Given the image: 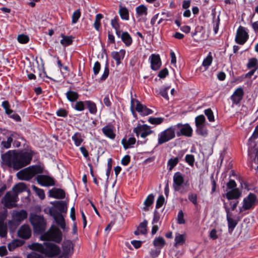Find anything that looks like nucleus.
Masks as SVG:
<instances>
[{
  "label": "nucleus",
  "mask_w": 258,
  "mask_h": 258,
  "mask_svg": "<svg viewBox=\"0 0 258 258\" xmlns=\"http://www.w3.org/2000/svg\"><path fill=\"white\" fill-rule=\"evenodd\" d=\"M257 62V60L255 58H252L249 60L248 63L247 64V67L248 68H251L254 67Z\"/></svg>",
  "instance_id": "60"
},
{
  "label": "nucleus",
  "mask_w": 258,
  "mask_h": 258,
  "mask_svg": "<svg viewBox=\"0 0 258 258\" xmlns=\"http://www.w3.org/2000/svg\"><path fill=\"white\" fill-rule=\"evenodd\" d=\"M188 199L195 205H197V195L194 194H190L188 195Z\"/></svg>",
  "instance_id": "63"
},
{
  "label": "nucleus",
  "mask_w": 258,
  "mask_h": 258,
  "mask_svg": "<svg viewBox=\"0 0 258 258\" xmlns=\"http://www.w3.org/2000/svg\"><path fill=\"white\" fill-rule=\"evenodd\" d=\"M2 106L5 109L6 113L8 115H10L13 112V111L10 108V105L7 101H4L2 103Z\"/></svg>",
  "instance_id": "50"
},
{
  "label": "nucleus",
  "mask_w": 258,
  "mask_h": 258,
  "mask_svg": "<svg viewBox=\"0 0 258 258\" xmlns=\"http://www.w3.org/2000/svg\"><path fill=\"white\" fill-rule=\"evenodd\" d=\"M26 145V140L22 137H17V147H23L25 148Z\"/></svg>",
  "instance_id": "57"
},
{
  "label": "nucleus",
  "mask_w": 258,
  "mask_h": 258,
  "mask_svg": "<svg viewBox=\"0 0 258 258\" xmlns=\"http://www.w3.org/2000/svg\"><path fill=\"white\" fill-rule=\"evenodd\" d=\"M149 126L146 124H139L134 129V132L136 134L137 136L139 137L140 135L143 138H145L147 136L152 133Z\"/></svg>",
  "instance_id": "11"
},
{
  "label": "nucleus",
  "mask_w": 258,
  "mask_h": 258,
  "mask_svg": "<svg viewBox=\"0 0 258 258\" xmlns=\"http://www.w3.org/2000/svg\"><path fill=\"white\" fill-rule=\"evenodd\" d=\"M17 235L23 239H28L31 235V231L29 226L23 225L17 231Z\"/></svg>",
  "instance_id": "16"
},
{
  "label": "nucleus",
  "mask_w": 258,
  "mask_h": 258,
  "mask_svg": "<svg viewBox=\"0 0 258 258\" xmlns=\"http://www.w3.org/2000/svg\"><path fill=\"white\" fill-rule=\"evenodd\" d=\"M225 211L227 213V220L228 224V228L229 230L231 232L235 227L236 226L237 224V221L235 220H234L233 218H231L229 216V209L227 207V206H225Z\"/></svg>",
  "instance_id": "22"
},
{
  "label": "nucleus",
  "mask_w": 258,
  "mask_h": 258,
  "mask_svg": "<svg viewBox=\"0 0 258 258\" xmlns=\"http://www.w3.org/2000/svg\"><path fill=\"white\" fill-rule=\"evenodd\" d=\"M150 59L152 69L155 71L158 70L161 66V62L159 55L152 54Z\"/></svg>",
  "instance_id": "19"
},
{
  "label": "nucleus",
  "mask_w": 258,
  "mask_h": 258,
  "mask_svg": "<svg viewBox=\"0 0 258 258\" xmlns=\"http://www.w3.org/2000/svg\"><path fill=\"white\" fill-rule=\"evenodd\" d=\"M72 139L74 141L75 145L79 146L83 141L81 136L79 133H76L73 137Z\"/></svg>",
  "instance_id": "43"
},
{
  "label": "nucleus",
  "mask_w": 258,
  "mask_h": 258,
  "mask_svg": "<svg viewBox=\"0 0 258 258\" xmlns=\"http://www.w3.org/2000/svg\"><path fill=\"white\" fill-rule=\"evenodd\" d=\"M30 221L36 232L40 233L45 230L46 223L43 216L36 214H31Z\"/></svg>",
  "instance_id": "2"
},
{
  "label": "nucleus",
  "mask_w": 258,
  "mask_h": 258,
  "mask_svg": "<svg viewBox=\"0 0 258 258\" xmlns=\"http://www.w3.org/2000/svg\"><path fill=\"white\" fill-rule=\"evenodd\" d=\"M165 244V241L162 237H158L155 238L153 241L154 246L159 249H161Z\"/></svg>",
  "instance_id": "28"
},
{
  "label": "nucleus",
  "mask_w": 258,
  "mask_h": 258,
  "mask_svg": "<svg viewBox=\"0 0 258 258\" xmlns=\"http://www.w3.org/2000/svg\"><path fill=\"white\" fill-rule=\"evenodd\" d=\"M16 184L15 185L12 190L7 192L2 199L1 203L7 208L11 209L16 206Z\"/></svg>",
  "instance_id": "4"
},
{
  "label": "nucleus",
  "mask_w": 258,
  "mask_h": 258,
  "mask_svg": "<svg viewBox=\"0 0 258 258\" xmlns=\"http://www.w3.org/2000/svg\"><path fill=\"white\" fill-rule=\"evenodd\" d=\"M178 223L179 224H182L185 223V220L183 218V213L182 211H180L178 213L177 216Z\"/></svg>",
  "instance_id": "62"
},
{
  "label": "nucleus",
  "mask_w": 258,
  "mask_h": 258,
  "mask_svg": "<svg viewBox=\"0 0 258 258\" xmlns=\"http://www.w3.org/2000/svg\"><path fill=\"white\" fill-rule=\"evenodd\" d=\"M154 196L153 194L149 195L144 202L145 207L143 208L145 211L148 210V207L150 206L154 202Z\"/></svg>",
  "instance_id": "31"
},
{
  "label": "nucleus",
  "mask_w": 258,
  "mask_h": 258,
  "mask_svg": "<svg viewBox=\"0 0 258 258\" xmlns=\"http://www.w3.org/2000/svg\"><path fill=\"white\" fill-rule=\"evenodd\" d=\"M33 189L40 199L43 200L44 199L45 194L43 189L39 188L35 186H33Z\"/></svg>",
  "instance_id": "45"
},
{
  "label": "nucleus",
  "mask_w": 258,
  "mask_h": 258,
  "mask_svg": "<svg viewBox=\"0 0 258 258\" xmlns=\"http://www.w3.org/2000/svg\"><path fill=\"white\" fill-rule=\"evenodd\" d=\"M81 17V12L79 9L75 11L72 15V22L73 24H75L77 22L78 20Z\"/></svg>",
  "instance_id": "44"
},
{
  "label": "nucleus",
  "mask_w": 258,
  "mask_h": 258,
  "mask_svg": "<svg viewBox=\"0 0 258 258\" xmlns=\"http://www.w3.org/2000/svg\"><path fill=\"white\" fill-rule=\"evenodd\" d=\"M103 133L110 139H114L115 137V134L113 132V126L107 125L102 129Z\"/></svg>",
  "instance_id": "23"
},
{
  "label": "nucleus",
  "mask_w": 258,
  "mask_h": 258,
  "mask_svg": "<svg viewBox=\"0 0 258 258\" xmlns=\"http://www.w3.org/2000/svg\"><path fill=\"white\" fill-rule=\"evenodd\" d=\"M136 12L138 15H147V8L144 5H141L136 8Z\"/></svg>",
  "instance_id": "38"
},
{
  "label": "nucleus",
  "mask_w": 258,
  "mask_h": 258,
  "mask_svg": "<svg viewBox=\"0 0 258 258\" xmlns=\"http://www.w3.org/2000/svg\"><path fill=\"white\" fill-rule=\"evenodd\" d=\"M54 206L61 212H66L67 206L66 203L63 201H57L54 203Z\"/></svg>",
  "instance_id": "30"
},
{
  "label": "nucleus",
  "mask_w": 258,
  "mask_h": 258,
  "mask_svg": "<svg viewBox=\"0 0 258 258\" xmlns=\"http://www.w3.org/2000/svg\"><path fill=\"white\" fill-rule=\"evenodd\" d=\"M61 37L62 39L60 40V43L63 46H68L71 45L73 42V39L74 37L71 36H65L64 34H61Z\"/></svg>",
  "instance_id": "29"
},
{
  "label": "nucleus",
  "mask_w": 258,
  "mask_h": 258,
  "mask_svg": "<svg viewBox=\"0 0 258 258\" xmlns=\"http://www.w3.org/2000/svg\"><path fill=\"white\" fill-rule=\"evenodd\" d=\"M32 159V156L29 152L23 151L17 153V169L29 164Z\"/></svg>",
  "instance_id": "7"
},
{
  "label": "nucleus",
  "mask_w": 258,
  "mask_h": 258,
  "mask_svg": "<svg viewBox=\"0 0 258 258\" xmlns=\"http://www.w3.org/2000/svg\"><path fill=\"white\" fill-rule=\"evenodd\" d=\"M186 235L176 233L175 236V243L174 246L177 247L179 246L182 245L185 242Z\"/></svg>",
  "instance_id": "25"
},
{
  "label": "nucleus",
  "mask_w": 258,
  "mask_h": 258,
  "mask_svg": "<svg viewBox=\"0 0 258 258\" xmlns=\"http://www.w3.org/2000/svg\"><path fill=\"white\" fill-rule=\"evenodd\" d=\"M174 127L179 130V132H177V135L178 137L181 135L190 137L192 135V130L188 124L178 123Z\"/></svg>",
  "instance_id": "14"
},
{
  "label": "nucleus",
  "mask_w": 258,
  "mask_h": 258,
  "mask_svg": "<svg viewBox=\"0 0 258 258\" xmlns=\"http://www.w3.org/2000/svg\"><path fill=\"white\" fill-rule=\"evenodd\" d=\"M178 158L176 157L174 159H170L169 160L168 162V165L169 166V170H171L173 167L178 163Z\"/></svg>",
  "instance_id": "51"
},
{
  "label": "nucleus",
  "mask_w": 258,
  "mask_h": 258,
  "mask_svg": "<svg viewBox=\"0 0 258 258\" xmlns=\"http://www.w3.org/2000/svg\"><path fill=\"white\" fill-rule=\"evenodd\" d=\"M67 96L68 99L71 101H75L78 98V94L77 93L69 91L67 93Z\"/></svg>",
  "instance_id": "37"
},
{
  "label": "nucleus",
  "mask_w": 258,
  "mask_h": 258,
  "mask_svg": "<svg viewBox=\"0 0 258 258\" xmlns=\"http://www.w3.org/2000/svg\"><path fill=\"white\" fill-rule=\"evenodd\" d=\"M164 198L163 196H160L157 200L156 207L157 209L160 208L164 204Z\"/></svg>",
  "instance_id": "61"
},
{
  "label": "nucleus",
  "mask_w": 258,
  "mask_h": 258,
  "mask_svg": "<svg viewBox=\"0 0 258 258\" xmlns=\"http://www.w3.org/2000/svg\"><path fill=\"white\" fill-rule=\"evenodd\" d=\"M103 18L101 14H98L96 16L95 21L94 24V27L97 30H98L100 26V20Z\"/></svg>",
  "instance_id": "49"
},
{
  "label": "nucleus",
  "mask_w": 258,
  "mask_h": 258,
  "mask_svg": "<svg viewBox=\"0 0 258 258\" xmlns=\"http://www.w3.org/2000/svg\"><path fill=\"white\" fill-rule=\"evenodd\" d=\"M27 189V186L24 183H17V194L19 192L26 190Z\"/></svg>",
  "instance_id": "56"
},
{
  "label": "nucleus",
  "mask_w": 258,
  "mask_h": 258,
  "mask_svg": "<svg viewBox=\"0 0 258 258\" xmlns=\"http://www.w3.org/2000/svg\"><path fill=\"white\" fill-rule=\"evenodd\" d=\"M86 104L89 109V112L91 113L95 114L97 111V108L96 104L90 101H87L85 102Z\"/></svg>",
  "instance_id": "35"
},
{
  "label": "nucleus",
  "mask_w": 258,
  "mask_h": 258,
  "mask_svg": "<svg viewBox=\"0 0 258 258\" xmlns=\"http://www.w3.org/2000/svg\"><path fill=\"white\" fill-rule=\"evenodd\" d=\"M49 196L55 199H62L65 197L64 191L60 188H53L49 191Z\"/></svg>",
  "instance_id": "20"
},
{
  "label": "nucleus",
  "mask_w": 258,
  "mask_h": 258,
  "mask_svg": "<svg viewBox=\"0 0 258 258\" xmlns=\"http://www.w3.org/2000/svg\"><path fill=\"white\" fill-rule=\"evenodd\" d=\"M119 13L121 18L122 19L127 20L128 19V12L126 8L124 7H120Z\"/></svg>",
  "instance_id": "36"
},
{
  "label": "nucleus",
  "mask_w": 258,
  "mask_h": 258,
  "mask_svg": "<svg viewBox=\"0 0 258 258\" xmlns=\"http://www.w3.org/2000/svg\"><path fill=\"white\" fill-rule=\"evenodd\" d=\"M125 51L124 50L121 49L119 52H112L111 56L116 61L117 65H119L120 63V59H123Z\"/></svg>",
  "instance_id": "26"
},
{
  "label": "nucleus",
  "mask_w": 258,
  "mask_h": 258,
  "mask_svg": "<svg viewBox=\"0 0 258 258\" xmlns=\"http://www.w3.org/2000/svg\"><path fill=\"white\" fill-rule=\"evenodd\" d=\"M135 143L136 139L133 137L129 138L127 141H126L125 139H123L122 140V143L125 149L131 147L132 145L135 144Z\"/></svg>",
  "instance_id": "33"
},
{
  "label": "nucleus",
  "mask_w": 258,
  "mask_h": 258,
  "mask_svg": "<svg viewBox=\"0 0 258 258\" xmlns=\"http://www.w3.org/2000/svg\"><path fill=\"white\" fill-rule=\"evenodd\" d=\"M175 127L171 126L162 132L158 136V144L161 145L173 139L175 136Z\"/></svg>",
  "instance_id": "8"
},
{
  "label": "nucleus",
  "mask_w": 258,
  "mask_h": 258,
  "mask_svg": "<svg viewBox=\"0 0 258 258\" xmlns=\"http://www.w3.org/2000/svg\"><path fill=\"white\" fill-rule=\"evenodd\" d=\"M185 161L189 165L192 166L195 162V158L192 155H186L185 158Z\"/></svg>",
  "instance_id": "59"
},
{
  "label": "nucleus",
  "mask_w": 258,
  "mask_h": 258,
  "mask_svg": "<svg viewBox=\"0 0 258 258\" xmlns=\"http://www.w3.org/2000/svg\"><path fill=\"white\" fill-rule=\"evenodd\" d=\"M121 39L126 46L131 45L132 39L130 35L127 32H123L121 36Z\"/></svg>",
  "instance_id": "34"
},
{
  "label": "nucleus",
  "mask_w": 258,
  "mask_h": 258,
  "mask_svg": "<svg viewBox=\"0 0 258 258\" xmlns=\"http://www.w3.org/2000/svg\"><path fill=\"white\" fill-rule=\"evenodd\" d=\"M248 35L244 27L240 26L237 31L235 37L236 42L241 45L243 44L247 40Z\"/></svg>",
  "instance_id": "13"
},
{
  "label": "nucleus",
  "mask_w": 258,
  "mask_h": 258,
  "mask_svg": "<svg viewBox=\"0 0 258 258\" xmlns=\"http://www.w3.org/2000/svg\"><path fill=\"white\" fill-rule=\"evenodd\" d=\"M206 121L205 116L203 115H200L196 117L195 121L196 126L203 125Z\"/></svg>",
  "instance_id": "42"
},
{
  "label": "nucleus",
  "mask_w": 258,
  "mask_h": 258,
  "mask_svg": "<svg viewBox=\"0 0 258 258\" xmlns=\"http://www.w3.org/2000/svg\"><path fill=\"white\" fill-rule=\"evenodd\" d=\"M3 163L16 170V151L10 150L2 155Z\"/></svg>",
  "instance_id": "6"
},
{
  "label": "nucleus",
  "mask_w": 258,
  "mask_h": 258,
  "mask_svg": "<svg viewBox=\"0 0 258 258\" xmlns=\"http://www.w3.org/2000/svg\"><path fill=\"white\" fill-rule=\"evenodd\" d=\"M38 182L43 186H52L55 184L54 179L48 176L41 175L37 177Z\"/></svg>",
  "instance_id": "15"
},
{
  "label": "nucleus",
  "mask_w": 258,
  "mask_h": 258,
  "mask_svg": "<svg viewBox=\"0 0 258 258\" xmlns=\"http://www.w3.org/2000/svg\"><path fill=\"white\" fill-rule=\"evenodd\" d=\"M170 87L167 86L165 88H162L160 91V94L161 95L164 97L166 100H168L169 98L167 95V90H169Z\"/></svg>",
  "instance_id": "55"
},
{
  "label": "nucleus",
  "mask_w": 258,
  "mask_h": 258,
  "mask_svg": "<svg viewBox=\"0 0 258 258\" xmlns=\"http://www.w3.org/2000/svg\"><path fill=\"white\" fill-rule=\"evenodd\" d=\"M53 218L56 224L59 225L62 229L65 228V222L64 218L61 214H57L53 215Z\"/></svg>",
  "instance_id": "27"
},
{
  "label": "nucleus",
  "mask_w": 258,
  "mask_h": 258,
  "mask_svg": "<svg viewBox=\"0 0 258 258\" xmlns=\"http://www.w3.org/2000/svg\"><path fill=\"white\" fill-rule=\"evenodd\" d=\"M184 182V178L180 172H176L173 176V188L175 190H179V186H181Z\"/></svg>",
  "instance_id": "17"
},
{
  "label": "nucleus",
  "mask_w": 258,
  "mask_h": 258,
  "mask_svg": "<svg viewBox=\"0 0 258 258\" xmlns=\"http://www.w3.org/2000/svg\"><path fill=\"white\" fill-rule=\"evenodd\" d=\"M7 234V227L6 224H0V236L5 237Z\"/></svg>",
  "instance_id": "52"
},
{
  "label": "nucleus",
  "mask_w": 258,
  "mask_h": 258,
  "mask_svg": "<svg viewBox=\"0 0 258 258\" xmlns=\"http://www.w3.org/2000/svg\"><path fill=\"white\" fill-rule=\"evenodd\" d=\"M241 193L238 188H234L228 191L226 197L228 200L237 199L241 196Z\"/></svg>",
  "instance_id": "24"
},
{
  "label": "nucleus",
  "mask_w": 258,
  "mask_h": 258,
  "mask_svg": "<svg viewBox=\"0 0 258 258\" xmlns=\"http://www.w3.org/2000/svg\"><path fill=\"white\" fill-rule=\"evenodd\" d=\"M169 13L168 12H162L159 15V19L157 22V24H160L162 21L166 20L167 18L169 17Z\"/></svg>",
  "instance_id": "54"
},
{
  "label": "nucleus",
  "mask_w": 258,
  "mask_h": 258,
  "mask_svg": "<svg viewBox=\"0 0 258 258\" xmlns=\"http://www.w3.org/2000/svg\"><path fill=\"white\" fill-rule=\"evenodd\" d=\"M256 197L253 194H249L243 201V206L240 212L242 210H247L253 208L255 205Z\"/></svg>",
  "instance_id": "10"
},
{
  "label": "nucleus",
  "mask_w": 258,
  "mask_h": 258,
  "mask_svg": "<svg viewBox=\"0 0 258 258\" xmlns=\"http://www.w3.org/2000/svg\"><path fill=\"white\" fill-rule=\"evenodd\" d=\"M61 238V232L55 226H51L46 232L40 236V239L42 240L54 241L56 242H59Z\"/></svg>",
  "instance_id": "3"
},
{
  "label": "nucleus",
  "mask_w": 258,
  "mask_h": 258,
  "mask_svg": "<svg viewBox=\"0 0 258 258\" xmlns=\"http://www.w3.org/2000/svg\"><path fill=\"white\" fill-rule=\"evenodd\" d=\"M17 40L22 44H26L29 41L28 36L25 34H20L17 36Z\"/></svg>",
  "instance_id": "40"
},
{
  "label": "nucleus",
  "mask_w": 258,
  "mask_h": 258,
  "mask_svg": "<svg viewBox=\"0 0 258 258\" xmlns=\"http://www.w3.org/2000/svg\"><path fill=\"white\" fill-rule=\"evenodd\" d=\"M136 102L137 103L136 107V110L141 113V114L143 115H148L149 114H151L153 111L151 109L148 108L146 106H144L140 103V102L137 100H135L134 99H132L131 100V108L132 110L133 111V107L134 105V103Z\"/></svg>",
  "instance_id": "12"
},
{
  "label": "nucleus",
  "mask_w": 258,
  "mask_h": 258,
  "mask_svg": "<svg viewBox=\"0 0 258 258\" xmlns=\"http://www.w3.org/2000/svg\"><path fill=\"white\" fill-rule=\"evenodd\" d=\"M27 213L25 210H21L17 212V222H21L27 217Z\"/></svg>",
  "instance_id": "39"
},
{
  "label": "nucleus",
  "mask_w": 258,
  "mask_h": 258,
  "mask_svg": "<svg viewBox=\"0 0 258 258\" xmlns=\"http://www.w3.org/2000/svg\"><path fill=\"white\" fill-rule=\"evenodd\" d=\"M75 108L79 111H82L84 109V104L82 101H78L76 102Z\"/></svg>",
  "instance_id": "64"
},
{
  "label": "nucleus",
  "mask_w": 258,
  "mask_h": 258,
  "mask_svg": "<svg viewBox=\"0 0 258 258\" xmlns=\"http://www.w3.org/2000/svg\"><path fill=\"white\" fill-rule=\"evenodd\" d=\"M213 60L212 56L211 54V53L206 57L205 59H204L203 62V66L204 67L207 68L212 63Z\"/></svg>",
  "instance_id": "48"
},
{
  "label": "nucleus",
  "mask_w": 258,
  "mask_h": 258,
  "mask_svg": "<svg viewBox=\"0 0 258 258\" xmlns=\"http://www.w3.org/2000/svg\"><path fill=\"white\" fill-rule=\"evenodd\" d=\"M197 126V133L202 136H207L208 133L207 130L205 127V125H199Z\"/></svg>",
  "instance_id": "41"
},
{
  "label": "nucleus",
  "mask_w": 258,
  "mask_h": 258,
  "mask_svg": "<svg viewBox=\"0 0 258 258\" xmlns=\"http://www.w3.org/2000/svg\"><path fill=\"white\" fill-rule=\"evenodd\" d=\"M27 258H46V257L45 256L42 255L38 253H36L35 252H32L27 255Z\"/></svg>",
  "instance_id": "58"
},
{
  "label": "nucleus",
  "mask_w": 258,
  "mask_h": 258,
  "mask_svg": "<svg viewBox=\"0 0 258 258\" xmlns=\"http://www.w3.org/2000/svg\"><path fill=\"white\" fill-rule=\"evenodd\" d=\"M41 169L38 166H31L26 168L17 173V177L19 179L28 180L35 174L41 172Z\"/></svg>",
  "instance_id": "5"
},
{
  "label": "nucleus",
  "mask_w": 258,
  "mask_h": 258,
  "mask_svg": "<svg viewBox=\"0 0 258 258\" xmlns=\"http://www.w3.org/2000/svg\"><path fill=\"white\" fill-rule=\"evenodd\" d=\"M205 114L207 116L208 120L210 121H214V116L213 111L211 109H207L205 110Z\"/></svg>",
  "instance_id": "53"
},
{
  "label": "nucleus",
  "mask_w": 258,
  "mask_h": 258,
  "mask_svg": "<svg viewBox=\"0 0 258 258\" xmlns=\"http://www.w3.org/2000/svg\"><path fill=\"white\" fill-rule=\"evenodd\" d=\"M13 135H11L7 138L6 140H4L1 142V146L3 148L5 149H9L11 147V144L13 141Z\"/></svg>",
  "instance_id": "32"
},
{
  "label": "nucleus",
  "mask_w": 258,
  "mask_h": 258,
  "mask_svg": "<svg viewBox=\"0 0 258 258\" xmlns=\"http://www.w3.org/2000/svg\"><path fill=\"white\" fill-rule=\"evenodd\" d=\"M111 24L112 27L115 29L116 34L118 36H119L120 34V32L119 30V25L117 21V19L116 18L112 19L111 21Z\"/></svg>",
  "instance_id": "47"
},
{
  "label": "nucleus",
  "mask_w": 258,
  "mask_h": 258,
  "mask_svg": "<svg viewBox=\"0 0 258 258\" xmlns=\"http://www.w3.org/2000/svg\"><path fill=\"white\" fill-rule=\"evenodd\" d=\"M74 245L71 240H66L63 242L62 251L60 253V258H70L74 252Z\"/></svg>",
  "instance_id": "9"
},
{
  "label": "nucleus",
  "mask_w": 258,
  "mask_h": 258,
  "mask_svg": "<svg viewBox=\"0 0 258 258\" xmlns=\"http://www.w3.org/2000/svg\"><path fill=\"white\" fill-rule=\"evenodd\" d=\"M244 95L243 90L241 88H237L231 97L233 103L237 104L242 100Z\"/></svg>",
  "instance_id": "18"
},
{
  "label": "nucleus",
  "mask_w": 258,
  "mask_h": 258,
  "mask_svg": "<svg viewBox=\"0 0 258 258\" xmlns=\"http://www.w3.org/2000/svg\"><path fill=\"white\" fill-rule=\"evenodd\" d=\"M28 247L33 250H36L43 253L50 257L56 256L60 253L59 247L56 244L49 242H44L43 244L34 243L29 245Z\"/></svg>",
  "instance_id": "1"
},
{
  "label": "nucleus",
  "mask_w": 258,
  "mask_h": 258,
  "mask_svg": "<svg viewBox=\"0 0 258 258\" xmlns=\"http://www.w3.org/2000/svg\"><path fill=\"white\" fill-rule=\"evenodd\" d=\"M148 121L153 124H159L163 122V118L162 117H150Z\"/></svg>",
  "instance_id": "46"
},
{
  "label": "nucleus",
  "mask_w": 258,
  "mask_h": 258,
  "mask_svg": "<svg viewBox=\"0 0 258 258\" xmlns=\"http://www.w3.org/2000/svg\"><path fill=\"white\" fill-rule=\"evenodd\" d=\"M147 221L145 220H144L143 222L139 224L137 230L134 232V234L136 235L139 234H146L147 233Z\"/></svg>",
  "instance_id": "21"
}]
</instances>
